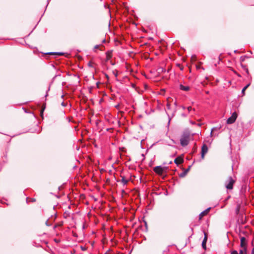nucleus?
<instances>
[{
    "label": "nucleus",
    "mask_w": 254,
    "mask_h": 254,
    "mask_svg": "<svg viewBox=\"0 0 254 254\" xmlns=\"http://www.w3.org/2000/svg\"><path fill=\"white\" fill-rule=\"evenodd\" d=\"M190 133L188 131H185L181 136L180 144L181 146L185 147L187 146L190 140Z\"/></svg>",
    "instance_id": "1"
},
{
    "label": "nucleus",
    "mask_w": 254,
    "mask_h": 254,
    "mask_svg": "<svg viewBox=\"0 0 254 254\" xmlns=\"http://www.w3.org/2000/svg\"><path fill=\"white\" fill-rule=\"evenodd\" d=\"M42 54V57H44L46 59H48L51 57H53L54 58H57L58 57L64 55L65 54L63 52H46L43 53L42 52H39Z\"/></svg>",
    "instance_id": "2"
},
{
    "label": "nucleus",
    "mask_w": 254,
    "mask_h": 254,
    "mask_svg": "<svg viewBox=\"0 0 254 254\" xmlns=\"http://www.w3.org/2000/svg\"><path fill=\"white\" fill-rule=\"evenodd\" d=\"M235 182V181L232 178V177H229L228 180L225 182V187L228 190H232L233 188V185Z\"/></svg>",
    "instance_id": "3"
},
{
    "label": "nucleus",
    "mask_w": 254,
    "mask_h": 254,
    "mask_svg": "<svg viewBox=\"0 0 254 254\" xmlns=\"http://www.w3.org/2000/svg\"><path fill=\"white\" fill-rule=\"evenodd\" d=\"M167 169V167L157 166L154 168L153 171L157 174L162 175Z\"/></svg>",
    "instance_id": "4"
},
{
    "label": "nucleus",
    "mask_w": 254,
    "mask_h": 254,
    "mask_svg": "<svg viewBox=\"0 0 254 254\" xmlns=\"http://www.w3.org/2000/svg\"><path fill=\"white\" fill-rule=\"evenodd\" d=\"M238 117V115L236 112H234L231 116L229 117L227 120V123L228 124H232L234 123Z\"/></svg>",
    "instance_id": "5"
},
{
    "label": "nucleus",
    "mask_w": 254,
    "mask_h": 254,
    "mask_svg": "<svg viewBox=\"0 0 254 254\" xmlns=\"http://www.w3.org/2000/svg\"><path fill=\"white\" fill-rule=\"evenodd\" d=\"M208 151V147L206 144H203L201 147V157L203 159Z\"/></svg>",
    "instance_id": "6"
},
{
    "label": "nucleus",
    "mask_w": 254,
    "mask_h": 254,
    "mask_svg": "<svg viewBox=\"0 0 254 254\" xmlns=\"http://www.w3.org/2000/svg\"><path fill=\"white\" fill-rule=\"evenodd\" d=\"M113 51V50H109L105 53L106 56V62L108 61L112 58Z\"/></svg>",
    "instance_id": "7"
},
{
    "label": "nucleus",
    "mask_w": 254,
    "mask_h": 254,
    "mask_svg": "<svg viewBox=\"0 0 254 254\" xmlns=\"http://www.w3.org/2000/svg\"><path fill=\"white\" fill-rule=\"evenodd\" d=\"M174 162L177 165H179L184 162V159L183 157L179 156L175 159Z\"/></svg>",
    "instance_id": "8"
},
{
    "label": "nucleus",
    "mask_w": 254,
    "mask_h": 254,
    "mask_svg": "<svg viewBox=\"0 0 254 254\" xmlns=\"http://www.w3.org/2000/svg\"><path fill=\"white\" fill-rule=\"evenodd\" d=\"M191 168V166H189V167L185 169L183 172H182L181 173H180L179 174V177L180 178H184L185 177L186 175L187 174V173H188V172L190 171V169Z\"/></svg>",
    "instance_id": "9"
},
{
    "label": "nucleus",
    "mask_w": 254,
    "mask_h": 254,
    "mask_svg": "<svg viewBox=\"0 0 254 254\" xmlns=\"http://www.w3.org/2000/svg\"><path fill=\"white\" fill-rule=\"evenodd\" d=\"M207 235H206V234L205 233H204V239H203V240L202 241V244H201L202 247L204 250H205L206 249V242H207Z\"/></svg>",
    "instance_id": "10"
},
{
    "label": "nucleus",
    "mask_w": 254,
    "mask_h": 254,
    "mask_svg": "<svg viewBox=\"0 0 254 254\" xmlns=\"http://www.w3.org/2000/svg\"><path fill=\"white\" fill-rule=\"evenodd\" d=\"M241 247L242 249L246 247V239L245 237H243L241 238Z\"/></svg>",
    "instance_id": "11"
},
{
    "label": "nucleus",
    "mask_w": 254,
    "mask_h": 254,
    "mask_svg": "<svg viewBox=\"0 0 254 254\" xmlns=\"http://www.w3.org/2000/svg\"><path fill=\"white\" fill-rule=\"evenodd\" d=\"M180 89L182 90L188 91L190 89V87L189 86H184L183 84H180Z\"/></svg>",
    "instance_id": "12"
},
{
    "label": "nucleus",
    "mask_w": 254,
    "mask_h": 254,
    "mask_svg": "<svg viewBox=\"0 0 254 254\" xmlns=\"http://www.w3.org/2000/svg\"><path fill=\"white\" fill-rule=\"evenodd\" d=\"M221 127L220 126L219 127H213L212 129H211V133H210V135L211 136H212L213 135V132H214V131H217L218 130H219V129L221 128Z\"/></svg>",
    "instance_id": "13"
},
{
    "label": "nucleus",
    "mask_w": 254,
    "mask_h": 254,
    "mask_svg": "<svg viewBox=\"0 0 254 254\" xmlns=\"http://www.w3.org/2000/svg\"><path fill=\"white\" fill-rule=\"evenodd\" d=\"M175 112H176V109H174L172 112V117H170L169 114L167 112H166V113H167V115L168 116V118H169L168 125L170 124L171 118H173L174 116Z\"/></svg>",
    "instance_id": "14"
},
{
    "label": "nucleus",
    "mask_w": 254,
    "mask_h": 254,
    "mask_svg": "<svg viewBox=\"0 0 254 254\" xmlns=\"http://www.w3.org/2000/svg\"><path fill=\"white\" fill-rule=\"evenodd\" d=\"M120 182H121L122 183V184H123V185H126L128 181L127 180V179H125V177L124 176H122V179L120 181Z\"/></svg>",
    "instance_id": "15"
},
{
    "label": "nucleus",
    "mask_w": 254,
    "mask_h": 254,
    "mask_svg": "<svg viewBox=\"0 0 254 254\" xmlns=\"http://www.w3.org/2000/svg\"><path fill=\"white\" fill-rule=\"evenodd\" d=\"M239 254H247V248H244L240 250Z\"/></svg>",
    "instance_id": "16"
},
{
    "label": "nucleus",
    "mask_w": 254,
    "mask_h": 254,
    "mask_svg": "<svg viewBox=\"0 0 254 254\" xmlns=\"http://www.w3.org/2000/svg\"><path fill=\"white\" fill-rule=\"evenodd\" d=\"M250 83H249L247 85H246L243 89H242V93L243 94V95L245 94V92L246 91V90L250 86Z\"/></svg>",
    "instance_id": "17"
},
{
    "label": "nucleus",
    "mask_w": 254,
    "mask_h": 254,
    "mask_svg": "<svg viewBox=\"0 0 254 254\" xmlns=\"http://www.w3.org/2000/svg\"><path fill=\"white\" fill-rule=\"evenodd\" d=\"M207 215V214H205V211H203L201 212L199 214V219H202V218L204 216H205V215Z\"/></svg>",
    "instance_id": "18"
},
{
    "label": "nucleus",
    "mask_w": 254,
    "mask_h": 254,
    "mask_svg": "<svg viewBox=\"0 0 254 254\" xmlns=\"http://www.w3.org/2000/svg\"><path fill=\"white\" fill-rule=\"evenodd\" d=\"M191 61H195L196 60V56L195 55H192L191 57Z\"/></svg>",
    "instance_id": "19"
},
{
    "label": "nucleus",
    "mask_w": 254,
    "mask_h": 254,
    "mask_svg": "<svg viewBox=\"0 0 254 254\" xmlns=\"http://www.w3.org/2000/svg\"><path fill=\"white\" fill-rule=\"evenodd\" d=\"M192 150H193V153L196 152L197 147H196V144H195L194 146H193Z\"/></svg>",
    "instance_id": "20"
},
{
    "label": "nucleus",
    "mask_w": 254,
    "mask_h": 254,
    "mask_svg": "<svg viewBox=\"0 0 254 254\" xmlns=\"http://www.w3.org/2000/svg\"><path fill=\"white\" fill-rule=\"evenodd\" d=\"M177 65L180 68L181 70H183L184 67L182 65H181L180 64H177Z\"/></svg>",
    "instance_id": "21"
},
{
    "label": "nucleus",
    "mask_w": 254,
    "mask_h": 254,
    "mask_svg": "<svg viewBox=\"0 0 254 254\" xmlns=\"http://www.w3.org/2000/svg\"><path fill=\"white\" fill-rule=\"evenodd\" d=\"M167 109L168 110H171V105L169 103H167Z\"/></svg>",
    "instance_id": "22"
},
{
    "label": "nucleus",
    "mask_w": 254,
    "mask_h": 254,
    "mask_svg": "<svg viewBox=\"0 0 254 254\" xmlns=\"http://www.w3.org/2000/svg\"><path fill=\"white\" fill-rule=\"evenodd\" d=\"M211 209V207H209L208 208H207L206 209H205V210H204L205 212V214H208V212H209L210 210Z\"/></svg>",
    "instance_id": "23"
},
{
    "label": "nucleus",
    "mask_w": 254,
    "mask_h": 254,
    "mask_svg": "<svg viewBox=\"0 0 254 254\" xmlns=\"http://www.w3.org/2000/svg\"><path fill=\"white\" fill-rule=\"evenodd\" d=\"M243 68H245V70H246V72L247 74H249V69L248 68L246 67V66H243Z\"/></svg>",
    "instance_id": "24"
},
{
    "label": "nucleus",
    "mask_w": 254,
    "mask_h": 254,
    "mask_svg": "<svg viewBox=\"0 0 254 254\" xmlns=\"http://www.w3.org/2000/svg\"><path fill=\"white\" fill-rule=\"evenodd\" d=\"M81 249L83 251H85L87 250V248L85 247L84 246H81Z\"/></svg>",
    "instance_id": "25"
},
{
    "label": "nucleus",
    "mask_w": 254,
    "mask_h": 254,
    "mask_svg": "<svg viewBox=\"0 0 254 254\" xmlns=\"http://www.w3.org/2000/svg\"><path fill=\"white\" fill-rule=\"evenodd\" d=\"M231 254H238V253L237 251L236 250H233L231 252Z\"/></svg>",
    "instance_id": "26"
},
{
    "label": "nucleus",
    "mask_w": 254,
    "mask_h": 254,
    "mask_svg": "<svg viewBox=\"0 0 254 254\" xmlns=\"http://www.w3.org/2000/svg\"><path fill=\"white\" fill-rule=\"evenodd\" d=\"M188 112L190 113L192 110V108L190 106H189L187 108Z\"/></svg>",
    "instance_id": "27"
},
{
    "label": "nucleus",
    "mask_w": 254,
    "mask_h": 254,
    "mask_svg": "<svg viewBox=\"0 0 254 254\" xmlns=\"http://www.w3.org/2000/svg\"><path fill=\"white\" fill-rule=\"evenodd\" d=\"M61 105L63 107H66V105H67V104L65 103L64 102H63L62 103H61Z\"/></svg>",
    "instance_id": "28"
},
{
    "label": "nucleus",
    "mask_w": 254,
    "mask_h": 254,
    "mask_svg": "<svg viewBox=\"0 0 254 254\" xmlns=\"http://www.w3.org/2000/svg\"><path fill=\"white\" fill-rule=\"evenodd\" d=\"M181 116L183 117H187V115L185 114V113H182L181 114Z\"/></svg>",
    "instance_id": "29"
},
{
    "label": "nucleus",
    "mask_w": 254,
    "mask_h": 254,
    "mask_svg": "<svg viewBox=\"0 0 254 254\" xmlns=\"http://www.w3.org/2000/svg\"><path fill=\"white\" fill-rule=\"evenodd\" d=\"M241 61H244V57H241Z\"/></svg>",
    "instance_id": "30"
},
{
    "label": "nucleus",
    "mask_w": 254,
    "mask_h": 254,
    "mask_svg": "<svg viewBox=\"0 0 254 254\" xmlns=\"http://www.w3.org/2000/svg\"><path fill=\"white\" fill-rule=\"evenodd\" d=\"M251 254H254V248L253 249V250L252 251Z\"/></svg>",
    "instance_id": "31"
},
{
    "label": "nucleus",
    "mask_w": 254,
    "mask_h": 254,
    "mask_svg": "<svg viewBox=\"0 0 254 254\" xmlns=\"http://www.w3.org/2000/svg\"><path fill=\"white\" fill-rule=\"evenodd\" d=\"M37 50H38V49H36V50H34V51H33V53H34V54H36V52H37Z\"/></svg>",
    "instance_id": "32"
},
{
    "label": "nucleus",
    "mask_w": 254,
    "mask_h": 254,
    "mask_svg": "<svg viewBox=\"0 0 254 254\" xmlns=\"http://www.w3.org/2000/svg\"><path fill=\"white\" fill-rule=\"evenodd\" d=\"M88 65H89V66H91H91H92V64H91L90 62H89V63H88Z\"/></svg>",
    "instance_id": "33"
},
{
    "label": "nucleus",
    "mask_w": 254,
    "mask_h": 254,
    "mask_svg": "<svg viewBox=\"0 0 254 254\" xmlns=\"http://www.w3.org/2000/svg\"><path fill=\"white\" fill-rule=\"evenodd\" d=\"M114 75H115V76H116V77H117V76H118V73H117V72H116V73H114Z\"/></svg>",
    "instance_id": "34"
},
{
    "label": "nucleus",
    "mask_w": 254,
    "mask_h": 254,
    "mask_svg": "<svg viewBox=\"0 0 254 254\" xmlns=\"http://www.w3.org/2000/svg\"><path fill=\"white\" fill-rule=\"evenodd\" d=\"M239 209L238 208H237V210H236L237 213H238L239 212Z\"/></svg>",
    "instance_id": "35"
},
{
    "label": "nucleus",
    "mask_w": 254,
    "mask_h": 254,
    "mask_svg": "<svg viewBox=\"0 0 254 254\" xmlns=\"http://www.w3.org/2000/svg\"><path fill=\"white\" fill-rule=\"evenodd\" d=\"M32 202L35 201V199H34V198H32Z\"/></svg>",
    "instance_id": "36"
},
{
    "label": "nucleus",
    "mask_w": 254,
    "mask_h": 254,
    "mask_svg": "<svg viewBox=\"0 0 254 254\" xmlns=\"http://www.w3.org/2000/svg\"><path fill=\"white\" fill-rule=\"evenodd\" d=\"M145 226L146 228H147V223L146 222H145Z\"/></svg>",
    "instance_id": "37"
},
{
    "label": "nucleus",
    "mask_w": 254,
    "mask_h": 254,
    "mask_svg": "<svg viewBox=\"0 0 254 254\" xmlns=\"http://www.w3.org/2000/svg\"><path fill=\"white\" fill-rule=\"evenodd\" d=\"M174 105H175V107L177 106V102H175Z\"/></svg>",
    "instance_id": "38"
},
{
    "label": "nucleus",
    "mask_w": 254,
    "mask_h": 254,
    "mask_svg": "<svg viewBox=\"0 0 254 254\" xmlns=\"http://www.w3.org/2000/svg\"><path fill=\"white\" fill-rule=\"evenodd\" d=\"M94 48H99V47H98V45H96V46H95V47H94Z\"/></svg>",
    "instance_id": "39"
},
{
    "label": "nucleus",
    "mask_w": 254,
    "mask_h": 254,
    "mask_svg": "<svg viewBox=\"0 0 254 254\" xmlns=\"http://www.w3.org/2000/svg\"><path fill=\"white\" fill-rule=\"evenodd\" d=\"M46 224L47 226H49V225H48V221H47V222H46Z\"/></svg>",
    "instance_id": "40"
},
{
    "label": "nucleus",
    "mask_w": 254,
    "mask_h": 254,
    "mask_svg": "<svg viewBox=\"0 0 254 254\" xmlns=\"http://www.w3.org/2000/svg\"><path fill=\"white\" fill-rule=\"evenodd\" d=\"M172 163V161H170L169 163V164H171Z\"/></svg>",
    "instance_id": "41"
},
{
    "label": "nucleus",
    "mask_w": 254,
    "mask_h": 254,
    "mask_svg": "<svg viewBox=\"0 0 254 254\" xmlns=\"http://www.w3.org/2000/svg\"><path fill=\"white\" fill-rule=\"evenodd\" d=\"M64 97V95H62L61 98H63Z\"/></svg>",
    "instance_id": "42"
},
{
    "label": "nucleus",
    "mask_w": 254,
    "mask_h": 254,
    "mask_svg": "<svg viewBox=\"0 0 254 254\" xmlns=\"http://www.w3.org/2000/svg\"><path fill=\"white\" fill-rule=\"evenodd\" d=\"M110 62H111V64H113V65H114V64L112 63V61H111Z\"/></svg>",
    "instance_id": "43"
},
{
    "label": "nucleus",
    "mask_w": 254,
    "mask_h": 254,
    "mask_svg": "<svg viewBox=\"0 0 254 254\" xmlns=\"http://www.w3.org/2000/svg\"><path fill=\"white\" fill-rule=\"evenodd\" d=\"M220 56H221V55L219 57V60H221Z\"/></svg>",
    "instance_id": "44"
},
{
    "label": "nucleus",
    "mask_w": 254,
    "mask_h": 254,
    "mask_svg": "<svg viewBox=\"0 0 254 254\" xmlns=\"http://www.w3.org/2000/svg\"><path fill=\"white\" fill-rule=\"evenodd\" d=\"M47 96H48V93L47 92L45 96L47 97Z\"/></svg>",
    "instance_id": "45"
},
{
    "label": "nucleus",
    "mask_w": 254,
    "mask_h": 254,
    "mask_svg": "<svg viewBox=\"0 0 254 254\" xmlns=\"http://www.w3.org/2000/svg\"><path fill=\"white\" fill-rule=\"evenodd\" d=\"M182 108H183V109H185V107L184 106H183Z\"/></svg>",
    "instance_id": "46"
},
{
    "label": "nucleus",
    "mask_w": 254,
    "mask_h": 254,
    "mask_svg": "<svg viewBox=\"0 0 254 254\" xmlns=\"http://www.w3.org/2000/svg\"><path fill=\"white\" fill-rule=\"evenodd\" d=\"M161 71L163 70V68H161Z\"/></svg>",
    "instance_id": "47"
}]
</instances>
